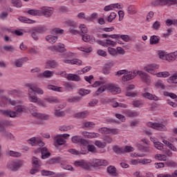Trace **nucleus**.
I'll list each match as a JSON object with an SVG mask.
<instances>
[{
  "label": "nucleus",
  "instance_id": "nucleus-1",
  "mask_svg": "<svg viewBox=\"0 0 177 177\" xmlns=\"http://www.w3.org/2000/svg\"><path fill=\"white\" fill-rule=\"evenodd\" d=\"M27 109L33 117H35V118H37L38 120H44L47 121V120H49L50 118V116L48 114L38 113V110H37V108L32 104H30L29 107L28 108L24 106H17L15 107V113H17V114H23L24 111H27Z\"/></svg>",
  "mask_w": 177,
  "mask_h": 177
},
{
  "label": "nucleus",
  "instance_id": "nucleus-2",
  "mask_svg": "<svg viewBox=\"0 0 177 177\" xmlns=\"http://www.w3.org/2000/svg\"><path fill=\"white\" fill-rule=\"evenodd\" d=\"M24 165V162L21 160H15L10 161L7 163V168L10 171H12L13 172H16V171H19L21 167Z\"/></svg>",
  "mask_w": 177,
  "mask_h": 177
},
{
  "label": "nucleus",
  "instance_id": "nucleus-3",
  "mask_svg": "<svg viewBox=\"0 0 177 177\" xmlns=\"http://www.w3.org/2000/svg\"><path fill=\"white\" fill-rule=\"evenodd\" d=\"M41 167H42V162L38 158L33 156L32 158V169L30 171V175H35L39 172Z\"/></svg>",
  "mask_w": 177,
  "mask_h": 177
},
{
  "label": "nucleus",
  "instance_id": "nucleus-4",
  "mask_svg": "<svg viewBox=\"0 0 177 177\" xmlns=\"http://www.w3.org/2000/svg\"><path fill=\"white\" fill-rule=\"evenodd\" d=\"M147 125L150 128L156 129V131H160L162 132H165V131H167V127H165L162 123L149 122L147 123Z\"/></svg>",
  "mask_w": 177,
  "mask_h": 177
},
{
  "label": "nucleus",
  "instance_id": "nucleus-5",
  "mask_svg": "<svg viewBox=\"0 0 177 177\" xmlns=\"http://www.w3.org/2000/svg\"><path fill=\"white\" fill-rule=\"evenodd\" d=\"M147 125L150 128L156 129V131H160L162 132H165V131H167V127H165L162 123L149 122L147 123Z\"/></svg>",
  "mask_w": 177,
  "mask_h": 177
},
{
  "label": "nucleus",
  "instance_id": "nucleus-6",
  "mask_svg": "<svg viewBox=\"0 0 177 177\" xmlns=\"http://www.w3.org/2000/svg\"><path fill=\"white\" fill-rule=\"evenodd\" d=\"M0 114L3 117H10V118H16L17 117V113L10 109H0Z\"/></svg>",
  "mask_w": 177,
  "mask_h": 177
},
{
  "label": "nucleus",
  "instance_id": "nucleus-7",
  "mask_svg": "<svg viewBox=\"0 0 177 177\" xmlns=\"http://www.w3.org/2000/svg\"><path fill=\"white\" fill-rule=\"evenodd\" d=\"M106 91L111 92L113 95H117V93H121V88L114 84H106Z\"/></svg>",
  "mask_w": 177,
  "mask_h": 177
},
{
  "label": "nucleus",
  "instance_id": "nucleus-8",
  "mask_svg": "<svg viewBox=\"0 0 177 177\" xmlns=\"http://www.w3.org/2000/svg\"><path fill=\"white\" fill-rule=\"evenodd\" d=\"M168 3H171V5H176L177 3V0H156L152 3L154 6H164L168 5Z\"/></svg>",
  "mask_w": 177,
  "mask_h": 177
},
{
  "label": "nucleus",
  "instance_id": "nucleus-9",
  "mask_svg": "<svg viewBox=\"0 0 177 177\" xmlns=\"http://www.w3.org/2000/svg\"><path fill=\"white\" fill-rule=\"evenodd\" d=\"M67 24L68 26V27H70V32H71V34H74L75 35L77 34H80V31H78L77 29H75L78 24H77V22L73 21V20H69L67 21Z\"/></svg>",
  "mask_w": 177,
  "mask_h": 177
},
{
  "label": "nucleus",
  "instance_id": "nucleus-10",
  "mask_svg": "<svg viewBox=\"0 0 177 177\" xmlns=\"http://www.w3.org/2000/svg\"><path fill=\"white\" fill-rule=\"evenodd\" d=\"M91 164V167H102L109 165V162L106 160L92 159Z\"/></svg>",
  "mask_w": 177,
  "mask_h": 177
},
{
  "label": "nucleus",
  "instance_id": "nucleus-11",
  "mask_svg": "<svg viewBox=\"0 0 177 177\" xmlns=\"http://www.w3.org/2000/svg\"><path fill=\"white\" fill-rule=\"evenodd\" d=\"M159 67L160 66L157 65L156 64H151L145 66L144 70L147 71V73L156 75V71L154 70L158 69Z\"/></svg>",
  "mask_w": 177,
  "mask_h": 177
},
{
  "label": "nucleus",
  "instance_id": "nucleus-12",
  "mask_svg": "<svg viewBox=\"0 0 177 177\" xmlns=\"http://www.w3.org/2000/svg\"><path fill=\"white\" fill-rule=\"evenodd\" d=\"M54 10L53 8L42 7L40 12H41V16L44 15L46 17H50L53 15Z\"/></svg>",
  "mask_w": 177,
  "mask_h": 177
},
{
  "label": "nucleus",
  "instance_id": "nucleus-13",
  "mask_svg": "<svg viewBox=\"0 0 177 177\" xmlns=\"http://www.w3.org/2000/svg\"><path fill=\"white\" fill-rule=\"evenodd\" d=\"M39 151H41V158L43 160L50 157V152L48 151V148L46 147L39 148L35 151V153H39Z\"/></svg>",
  "mask_w": 177,
  "mask_h": 177
},
{
  "label": "nucleus",
  "instance_id": "nucleus-14",
  "mask_svg": "<svg viewBox=\"0 0 177 177\" xmlns=\"http://www.w3.org/2000/svg\"><path fill=\"white\" fill-rule=\"evenodd\" d=\"M13 123L9 120H1L0 121V133H3L6 132V127H12Z\"/></svg>",
  "mask_w": 177,
  "mask_h": 177
},
{
  "label": "nucleus",
  "instance_id": "nucleus-15",
  "mask_svg": "<svg viewBox=\"0 0 177 177\" xmlns=\"http://www.w3.org/2000/svg\"><path fill=\"white\" fill-rule=\"evenodd\" d=\"M137 75H139L143 82H145V84H150V81H151V79L149 76V74H147L146 72L143 71H137Z\"/></svg>",
  "mask_w": 177,
  "mask_h": 177
},
{
  "label": "nucleus",
  "instance_id": "nucleus-16",
  "mask_svg": "<svg viewBox=\"0 0 177 177\" xmlns=\"http://www.w3.org/2000/svg\"><path fill=\"white\" fill-rule=\"evenodd\" d=\"M49 49H50V50H55L59 53H64V52H66L65 46L62 43H59L57 46L49 47Z\"/></svg>",
  "mask_w": 177,
  "mask_h": 177
},
{
  "label": "nucleus",
  "instance_id": "nucleus-17",
  "mask_svg": "<svg viewBox=\"0 0 177 177\" xmlns=\"http://www.w3.org/2000/svg\"><path fill=\"white\" fill-rule=\"evenodd\" d=\"M73 143L83 145V146L88 145V141L81 138V136H75L72 138Z\"/></svg>",
  "mask_w": 177,
  "mask_h": 177
},
{
  "label": "nucleus",
  "instance_id": "nucleus-18",
  "mask_svg": "<svg viewBox=\"0 0 177 177\" xmlns=\"http://www.w3.org/2000/svg\"><path fill=\"white\" fill-rule=\"evenodd\" d=\"M138 75V71L132 72H127L123 77H122V81H131V80H133L134 77Z\"/></svg>",
  "mask_w": 177,
  "mask_h": 177
},
{
  "label": "nucleus",
  "instance_id": "nucleus-19",
  "mask_svg": "<svg viewBox=\"0 0 177 177\" xmlns=\"http://www.w3.org/2000/svg\"><path fill=\"white\" fill-rule=\"evenodd\" d=\"M59 66V63L55 59H50L46 62L45 67L47 69L56 68Z\"/></svg>",
  "mask_w": 177,
  "mask_h": 177
},
{
  "label": "nucleus",
  "instance_id": "nucleus-20",
  "mask_svg": "<svg viewBox=\"0 0 177 177\" xmlns=\"http://www.w3.org/2000/svg\"><path fill=\"white\" fill-rule=\"evenodd\" d=\"M63 62L66 64H76L77 66H81L82 64V61L79 59H64Z\"/></svg>",
  "mask_w": 177,
  "mask_h": 177
},
{
  "label": "nucleus",
  "instance_id": "nucleus-21",
  "mask_svg": "<svg viewBox=\"0 0 177 177\" xmlns=\"http://www.w3.org/2000/svg\"><path fill=\"white\" fill-rule=\"evenodd\" d=\"M82 135H83L84 138H88V139H93V138H99V136H100V134L97 133H91L88 131H83Z\"/></svg>",
  "mask_w": 177,
  "mask_h": 177
},
{
  "label": "nucleus",
  "instance_id": "nucleus-22",
  "mask_svg": "<svg viewBox=\"0 0 177 177\" xmlns=\"http://www.w3.org/2000/svg\"><path fill=\"white\" fill-rule=\"evenodd\" d=\"M30 32H31L33 39H35V41H38V34L41 32V28H35L30 30Z\"/></svg>",
  "mask_w": 177,
  "mask_h": 177
},
{
  "label": "nucleus",
  "instance_id": "nucleus-23",
  "mask_svg": "<svg viewBox=\"0 0 177 177\" xmlns=\"http://www.w3.org/2000/svg\"><path fill=\"white\" fill-rule=\"evenodd\" d=\"M176 58H177V51L166 55V60H167V62H174L176 60Z\"/></svg>",
  "mask_w": 177,
  "mask_h": 177
},
{
  "label": "nucleus",
  "instance_id": "nucleus-24",
  "mask_svg": "<svg viewBox=\"0 0 177 177\" xmlns=\"http://www.w3.org/2000/svg\"><path fill=\"white\" fill-rule=\"evenodd\" d=\"M81 35L82 37V40L84 42H90V44L92 42H95V37H93V36H91L88 34Z\"/></svg>",
  "mask_w": 177,
  "mask_h": 177
},
{
  "label": "nucleus",
  "instance_id": "nucleus-25",
  "mask_svg": "<svg viewBox=\"0 0 177 177\" xmlns=\"http://www.w3.org/2000/svg\"><path fill=\"white\" fill-rule=\"evenodd\" d=\"M47 89L49 91H54V92H63V87L48 84L47 86Z\"/></svg>",
  "mask_w": 177,
  "mask_h": 177
},
{
  "label": "nucleus",
  "instance_id": "nucleus-26",
  "mask_svg": "<svg viewBox=\"0 0 177 177\" xmlns=\"http://www.w3.org/2000/svg\"><path fill=\"white\" fill-rule=\"evenodd\" d=\"M143 97H145L146 99H149V100H158V97H157L156 95H153L150 93H145L142 94Z\"/></svg>",
  "mask_w": 177,
  "mask_h": 177
},
{
  "label": "nucleus",
  "instance_id": "nucleus-27",
  "mask_svg": "<svg viewBox=\"0 0 177 177\" xmlns=\"http://www.w3.org/2000/svg\"><path fill=\"white\" fill-rule=\"evenodd\" d=\"M67 80L68 81H81V77L78 75L75 74H68L67 75Z\"/></svg>",
  "mask_w": 177,
  "mask_h": 177
},
{
  "label": "nucleus",
  "instance_id": "nucleus-28",
  "mask_svg": "<svg viewBox=\"0 0 177 177\" xmlns=\"http://www.w3.org/2000/svg\"><path fill=\"white\" fill-rule=\"evenodd\" d=\"M106 171L109 175H112V176H117V169L114 166H109L107 167Z\"/></svg>",
  "mask_w": 177,
  "mask_h": 177
},
{
  "label": "nucleus",
  "instance_id": "nucleus-29",
  "mask_svg": "<svg viewBox=\"0 0 177 177\" xmlns=\"http://www.w3.org/2000/svg\"><path fill=\"white\" fill-rule=\"evenodd\" d=\"M149 42L150 45H157L160 43V37L156 35L151 36Z\"/></svg>",
  "mask_w": 177,
  "mask_h": 177
},
{
  "label": "nucleus",
  "instance_id": "nucleus-30",
  "mask_svg": "<svg viewBox=\"0 0 177 177\" xmlns=\"http://www.w3.org/2000/svg\"><path fill=\"white\" fill-rule=\"evenodd\" d=\"M28 14L30 15V16H42V12L39 10H29Z\"/></svg>",
  "mask_w": 177,
  "mask_h": 177
},
{
  "label": "nucleus",
  "instance_id": "nucleus-31",
  "mask_svg": "<svg viewBox=\"0 0 177 177\" xmlns=\"http://www.w3.org/2000/svg\"><path fill=\"white\" fill-rule=\"evenodd\" d=\"M39 100V98L36 95H33L32 93H28L29 102H31L32 103H38Z\"/></svg>",
  "mask_w": 177,
  "mask_h": 177
},
{
  "label": "nucleus",
  "instance_id": "nucleus-32",
  "mask_svg": "<svg viewBox=\"0 0 177 177\" xmlns=\"http://www.w3.org/2000/svg\"><path fill=\"white\" fill-rule=\"evenodd\" d=\"M6 154L7 156H10V157H21V153L16 152L12 150L6 151Z\"/></svg>",
  "mask_w": 177,
  "mask_h": 177
},
{
  "label": "nucleus",
  "instance_id": "nucleus-33",
  "mask_svg": "<svg viewBox=\"0 0 177 177\" xmlns=\"http://www.w3.org/2000/svg\"><path fill=\"white\" fill-rule=\"evenodd\" d=\"M84 146L87 147L88 151L93 153V154H95V153H97V151L96 150V147H95V145H89V142H88V141L87 145Z\"/></svg>",
  "mask_w": 177,
  "mask_h": 177
},
{
  "label": "nucleus",
  "instance_id": "nucleus-34",
  "mask_svg": "<svg viewBox=\"0 0 177 177\" xmlns=\"http://www.w3.org/2000/svg\"><path fill=\"white\" fill-rule=\"evenodd\" d=\"M46 41H47L50 44H55L56 41H57V37L53 35H48L46 37Z\"/></svg>",
  "mask_w": 177,
  "mask_h": 177
},
{
  "label": "nucleus",
  "instance_id": "nucleus-35",
  "mask_svg": "<svg viewBox=\"0 0 177 177\" xmlns=\"http://www.w3.org/2000/svg\"><path fill=\"white\" fill-rule=\"evenodd\" d=\"M18 20H19V21H21V23H28V24H31L32 23H35V21L32 20V19H30L27 17H21L18 19Z\"/></svg>",
  "mask_w": 177,
  "mask_h": 177
},
{
  "label": "nucleus",
  "instance_id": "nucleus-36",
  "mask_svg": "<svg viewBox=\"0 0 177 177\" xmlns=\"http://www.w3.org/2000/svg\"><path fill=\"white\" fill-rule=\"evenodd\" d=\"M26 59L27 60L28 58L26 57V58H20L19 59H17L15 63L16 67H23V64L24 63V61Z\"/></svg>",
  "mask_w": 177,
  "mask_h": 177
},
{
  "label": "nucleus",
  "instance_id": "nucleus-37",
  "mask_svg": "<svg viewBox=\"0 0 177 177\" xmlns=\"http://www.w3.org/2000/svg\"><path fill=\"white\" fill-rule=\"evenodd\" d=\"M81 100H82V97H73L72 98H69L68 100V102L69 103H78V102H81Z\"/></svg>",
  "mask_w": 177,
  "mask_h": 177
},
{
  "label": "nucleus",
  "instance_id": "nucleus-38",
  "mask_svg": "<svg viewBox=\"0 0 177 177\" xmlns=\"http://www.w3.org/2000/svg\"><path fill=\"white\" fill-rule=\"evenodd\" d=\"M108 52L111 56H113V57H117L118 56V54H117V49L113 48H108Z\"/></svg>",
  "mask_w": 177,
  "mask_h": 177
},
{
  "label": "nucleus",
  "instance_id": "nucleus-39",
  "mask_svg": "<svg viewBox=\"0 0 177 177\" xmlns=\"http://www.w3.org/2000/svg\"><path fill=\"white\" fill-rule=\"evenodd\" d=\"M156 75L158 77L167 78V77H169V75H171V74H169V72L165 71V72H159V73H156Z\"/></svg>",
  "mask_w": 177,
  "mask_h": 177
},
{
  "label": "nucleus",
  "instance_id": "nucleus-40",
  "mask_svg": "<svg viewBox=\"0 0 177 177\" xmlns=\"http://www.w3.org/2000/svg\"><path fill=\"white\" fill-rule=\"evenodd\" d=\"M64 86H65V89L66 91H73V89H75V88H77L75 84H71L69 83L64 84Z\"/></svg>",
  "mask_w": 177,
  "mask_h": 177
},
{
  "label": "nucleus",
  "instance_id": "nucleus-41",
  "mask_svg": "<svg viewBox=\"0 0 177 177\" xmlns=\"http://www.w3.org/2000/svg\"><path fill=\"white\" fill-rule=\"evenodd\" d=\"M46 102L48 103H59V99L56 97H50L45 99Z\"/></svg>",
  "mask_w": 177,
  "mask_h": 177
},
{
  "label": "nucleus",
  "instance_id": "nucleus-42",
  "mask_svg": "<svg viewBox=\"0 0 177 177\" xmlns=\"http://www.w3.org/2000/svg\"><path fill=\"white\" fill-rule=\"evenodd\" d=\"M62 158L57 157L50 159L47 162L48 164H57V162H60Z\"/></svg>",
  "mask_w": 177,
  "mask_h": 177
},
{
  "label": "nucleus",
  "instance_id": "nucleus-43",
  "mask_svg": "<svg viewBox=\"0 0 177 177\" xmlns=\"http://www.w3.org/2000/svg\"><path fill=\"white\" fill-rule=\"evenodd\" d=\"M127 117H130V118H133V117H138L139 113L136 111H127L126 112Z\"/></svg>",
  "mask_w": 177,
  "mask_h": 177
},
{
  "label": "nucleus",
  "instance_id": "nucleus-44",
  "mask_svg": "<svg viewBox=\"0 0 177 177\" xmlns=\"http://www.w3.org/2000/svg\"><path fill=\"white\" fill-rule=\"evenodd\" d=\"M107 90V84L106 85H103L101 87H100L97 91L95 92V95H97V96H99L100 93H103V92H104V91Z\"/></svg>",
  "mask_w": 177,
  "mask_h": 177
},
{
  "label": "nucleus",
  "instance_id": "nucleus-45",
  "mask_svg": "<svg viewBox=\"0 0 177 177\" xmlns=\"http://www.w3.org/2000/svg\"><path fill=\"white\" fill-rule=\"evenodd\" d=\"M167 82H171V84H177V73H175L171 76L168 80Z\"/></svg>",
  "mask_w": 177,
  "mask_h": 177
},
{
  "label": "nucleus",
  "instance_id": "nucleus-46",
  "mask_svg": "<svg viewBox=\"0 0 177 177\" xmlns=\"http://www.w3.org/2000/svg\"><path fill=\"white\" fill-rule=\"evenodd\" d=\"M41 174L42 176H52V175H55V172L48 170H41Z\"/></svg>",
  "mask_w": 177,
  "mask_h": 177
},
{
  "label": "nucleus",
  "instance_id": "nucleus-47",
  "mask_svg": "<svg viewBox=\"0 0 177 177\" xmlns=\"http://www.w3.org/2000/svg\"><path fill=\"white\" fill-rule=\"evenodd\" d=\"M3 49L6 50V52H11L13 53L16 50V48L13 46H3Z\"/></svg>",
  "mask_w": 177,
  "mask_h": 177
},
{
  "label": "nucleus",
  "instance_id": "nucleus-48",
  "mask_svg": "<svg viewBox=\"0 0 177 177\" xmlns=\"http://www.w3.org/2000/svg\"><path fill=\"white\" fill-rule=\"evenodd\" d=\"M91 167V162L86 161V160H83V163L82 165V168H83L84 169H90Z\"/></svg>",
  "mask_w": 177,
  "mask_h": 177
},
{
  "label": "nucleus",
  "instance_id": "nucleus-49",
  "mask_svg": "<svg viewBox=\"0 0 177 177\" xmlns=\"http://www.w3.org/2000/svg\"><path fill=\"white\" fill-rule=\"evenodd\" d=\"M89 93H91L90 90H86L84 88H80L79 90V95H80V96H85L86 95H89Z\"/></svg>",
  "mask_w": 177,
  "mask_h": 177
},
{
  "label": "nucleus",
  "instance_id": "nucleus-50",
  "mask_svg": "<svg viewBox=\"0 0 177 177\" xmlns=\"http://www.w3.org/2000/svg\"><path fill=\"white\" fill-rule=\"evenodd\" d=\"M54 115L57 118L64 117V115H66V113L63 111L55 110V111L54 112Z\"/></svg>",
  "mask_w": 177,
  "mask_h": 177
},
{
  "label": "nucleus",
  "instance_id": "nucleus-51",
  "mask_svg": "<svg viewBox=\"0 0 177 177\" xmlns=\"http://www.w3.org/2000/svg\"><path fill=\"white\" fill-rule=\"evenodd\" d=\"M11 2L15 8H21V6H23L21 0H11Z\"/></svg>",
  "mask_w": 177,
  "mask_h": 177
},
{
  "label": "nucleus",
  "instance_id": "nucleus-52",
  "mask_svg": "<svg viewBox=\"0 0 177 177\" xmlns=\"http://www.w3.org/2000/svg\"><path fill=\"white\" fill-rule=\"evenodd\" d=\"M87 115L88 111H83L75 114V117H77V118H86Z\"/></svg>",
  "mask_w": 177,
  "mask_h": 177
},
{
  "label": "nucleus",
  "instance_id": "nucleus-53",
  "mask_svg": "<svg viewBox=\"0 0 177 177\" xmlns=\"http://www.w3.org/2000/svg\"><path fill=\"white\" fill-rule=\"evenodd\" d=\"M115 17H117V14L115 12H111L110 15L106 18V21L111 23Z\"/></svg>",
  "mask_w": 177,
  "mask_h": 177
},
{
  "label": "nucleus",
  "instance_id": "nucleus-54",
  "mask_svg": "<svg viewBox=\"0 0 177 177\" xmlns=\"http://www.w3.org/2000/svg\"><path fill=\"white\" fill-rule=\"evenodd\" d=\"M155 158L159 161H167V156L162 154L156 155Z\"/></svg>",
  "mask_w": 177,
  "mask_h": 177
},
{
  "label": "nucleus",
  "instance_id": "nucleus-55",
  "mask_svg": "<svg viewBox=\"0 0 177 177\" xmlns=\"http://www.w3.org/2000/svg\"><path fill=\"white\" fill-rule=\"evenodd\" d=\"M3 133H4V136L7 138V139H10V140H15V136H13L12 133L8 132L6 130V132Z\"/></svg>",
  "mask_w": 177,
  "mask_h": 177
},
{
  "label": "nucleus",
  "instance_id": "nucleus-56",
  "mask_svg": "<svg viewBox=\"0 0 177 177\" xmlns=\"http://www.w3.org/2000/svg\"><path fill=\"white\" fill-rule=\"evenodd\" d=\"M32 92H35L37 95H44V90L42 88L35 86V88H32Z\"/></svg>",
  "mask_w": 177,
  "mask_h": 177
},
{
  "label": "nucleus",
  "instance_id": "nucleus-57",
  "mask_svg": "<svg viewBox=\"0 0 177 177\" xmlns=\"http://www.w3.org/2000/svg\"><path fill=\"white\" fill-rule=\"evenodd\" d=\"M53 74H55L53 71H45L44 72V77H45V78H50V77H53Z\"/></svg>",
  "mask_w": 177,
  "mask_h": 177
},
{
  "label": "nucleus",
  "instance_id": "nucleus-58",
  "mask_svg": "<svg viewBox=\"0 0 177 177\" xmlns=\"http://www.w3.org/2000/svg\"><path fill=\"white\" fill-rule=\"evenodd\" d=\"M114 153H116V154H122L124 150L122 148H120L118 146H114L113 147Z\"/></svg>",
  "mask_w": 177,
  "mask_h": 177
},
{
  "label": "nucleus",
  "instance_id": "nucleus-59",
  "mask_svg": "<svg viewBox=\"0 0 177 177\" xmlns=\"http://www.w3.org/2000/svg\"><path fill=\"white\" fill-rule=\"evenodd\" d=\"M95 145L97 147H99V149H104L106 147V142H102L98 140L95 141Z\"/></svg>",
  "mask_w": 177,
  "mask_h": 177
},
{
  "label": "nucleus",
  "instance_id": "nucleus-60",
  "mask_svg": "<svg viewBox=\"0 0 177 177\" xmlns=\"http://www.w3.org/2000/svg\"><path fill=\"white\" fill-rule=\"evenodd\" d=\"M154 147L158 149V150H164L163 144L160 142H153Z\"/></svg>",
  "mask_w": 177,
  "mask_h": 177
},
{
  "label": "nucleus",
  "instance_id": "nucleus-61",
  "mask_svg": "<svg viewBox=\"0 0 177 177\" xmlns=\"http://www.w3.org/2000/svg\"><path fill=\"white\" fill-rule=\"evenodd\" d=\"M133 106L137 108L142 107V106H143V102L142 100H135L133 102Z\"/></svg>",
  "mask_w": 177,
  "mask_h": 177
},
{
  "label": "nucleus",
  "instance_id": "nucleus-62",
  "mask_svg": "<svg viewBox=\"0 0 177 177\" xmlns=\"http://www.w3.org/2000/svg\"><path fill=\"white\" fill-rule=\"evenodd\" d=\"M28 143L29 145H31V146H37V138L33 137L28 140Z\"/></svg>",
  "mask_w": 177,
  "mask_h": 177
},
{
  "label": "nucleus",
  "instance_id": "nucleus-63",
  "mask_svg": "<svg viewBox=\"0 0 177 177\" xmlns=\"http://www.w3.org/2000/svg\"><path fill=\"white\" fill-rule=\"evenodd\" d=\"M155 86L156 88H160V89H165V86L161 81L156 82Z\"/></svg>",
  "mask_w": 177,
  "mask_h": 177
},
{
  "label": "nucleus",
  "instance_id": "nucleus-64",
  "mask_svg": "<svg viewBox=\"0 0 177 177\" xmlns=\"http://www.w3.org/2000/svg\"><path fill=\"white\" fill-rule=\"evenodd\" d=\"M103 140L104 142H105V143H108V144L113 143V138L109 136H104Z\"/></svg>",
  "mask_w": 177,
  "mask_h": 177
}]
</instances>
